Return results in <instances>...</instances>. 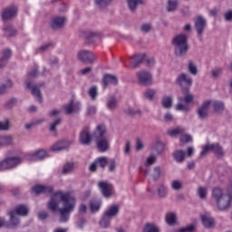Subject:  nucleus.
<instances>
[{
  "instance_id": "obj_1",
  "label": "nucleus",
  "mask_w": 232,
  "mask_h": 232,
  "mask_svg": "<svg viewBox=\"0 0 232 232\" xmlns=\"http://www.w3.org/2000/svg\"><path fill=\"white\" fill-rule=\"evenodd\" d=\"M77 206V199L73 195L64 191H55L51 194L47 208L53 213L59 212V222L64 223L70 220V213H73Z\"/></svg>"
},
{
  "instance_id": "obj_2",
  "label": "nucleus",
  "mask_w": 232,
  "mask_h": 232,
  "mask_svg": "<svg viewBox=\"0 0 232 232\" xmlns=\"http://www.w3.org/2000/svg\"><path fill=\"white\" fill-rule=\"evenodd\" d=\"M25 155L17 154V151L11 150L7 153V156L0 161V171H5V169H12L17 168V166L23 164Z\"/></svg>"
},
{
  "instance_id": "obj_3",
  "label": "nucleus",
  "mask_w": 232,
  "mask_h": 232,
  "mask_svg": "<svg viewBox=\"0 0 232 232\" xmlns=\"http://www.w3.org/2000/svg\"><path fill=\"white\" fill-rule=\"evenodd\" d=\"M212 198L216 202V206L219 211H226V209H229V206H231V196H227L222 188L218 187L213 188L212 190Z\"/></svg>"
},
{
  "instance_id": "obj_4",
  "label": "nucleus",
  "mask_w": 232,
  "mask_h": 232,
  "mask_svg": "<svg viewBox=\"0 0 232 232\" xmlns=\"http://www.w3.org/2000/svg\"><path fill=\"white\" fill-rule=\"evenodd\" d=\"M172 44L174 46V53L177 57H184L189 50V45H188V35L184 34H177L173 40Z\"/></svg>"
},
{
  "instance_id": "obj_5",
  "label": "nucleus",
  "mask_w": 232,
  "mask_h": 232,
  "mask_svg": "<svg viewBox=\"0 0 232 232\" xmlns=\"http://www.w3.org/2000/svg\"><path fill=\"white\" fill-rule=\"evenodd\" d=\"M7 214L9 217L10 226L13 227L19 226V222H21L19 217H26V215H28V207L22 204L17 205L14 209L9 210Z\"/></svg>"
},
{
  "instance_id": "obj_6",
  "label": "nucleus",
  "mask_w": 232,
  "mask_h": 232,
  "mask_svg": "<svg viewBox=\"0 0 232 232\" xmlns=\"http://www.w3.org/2000/svg\"><path fill=\"white\" fill-rule=\"evenodd\" d=\"M182 96L178 97V103L175 105L176 111H189V104L193 102L195 96L186 89L182 91Z\"/></svg>"
},
{
  "instance_id": "obj_7",
  "label": "nucleus",
  "mask_w": 232,
  "mask_h": 232,
  "mask_svg": "<svg viewBox=\"0 0 232 232\" xmlns=\"http://www.w3.org/2000/svg\"><path fill=\"white\" fill-rule=\"evenodd\" d=\"M142 61H145L148 66H153L155 64V58L153 56H148L146 54H136L130 58L129 63L131 68H137Z\"/></svg>"
},
{
  "instance_id": "obj_8",
  "label": "nucleus",
  "mask_w": 232,
  "mask_h": 232,
  "mask_svg": "<svg viewBox=\"0 0 232 232\" xmlns=\"http://www.w3.org/2000/svg\"><path fill=\"white\" fill-rule=\"evenodd\" d=\"M136 79L141 86H151L153 84V74L150 71L141 70L137 72Z\"/></svg>"
},
{
  "instance_id": "obj_9",
  "label": "nucleus",
  "mask_w": 232,
  "mask_h": 232,
  "mask_svg": "<svg viewBox=\"0 0 232 232\" xmlns=\"http://www.w3.org/2000/svg\"><path fill=\"white\" fill-rule=\"evenodd\" d=\"M98 188L105 198L115 197V188L111 183L108 181H101L98 183Z\"/></svg>"
},
{
  "instance_id": "obj_10",
  "label": "nucleus",
  "mask_w": 232,
  "mask_h": 232,
  "mask_svg": "<svg viewBox=\"0 0 232 232\" xmlns=\"http://www.w3.org/2000/svg\"><path fill=\"white\" fill-rule=\"evenodd\" d=\"M209 151H213L218 157H223L224 155V149L218 143H208L202 147L200 157H204Z\"/></svg>"
},
{
  "instance_id": "obj_11",
  "label": "nucleus",
  "mask_w": 232,
  "mask_h": 232,
  "mask_svg": "<svg viewBox=\"0 0 232 232\" xmlns=\"http://www.w3.org/2000/svg\"><path fill=\"white\" fill-rule=\"evenodd\" d=\"M63 110L67 115H72V113H77V111H81V102L75 100V98H72L63 107Z\"/></svg>"
},
{
  "instance_id": "obj_12",
  "label": "nucleus",
  "mask_w": 232,
  "mask_h": 232,
  "mask_svg": "<svg viewBox=\"0 0 232 232\" xmlns=\"http://www.w3.org/2000/svg\"><path fill=\"white\" fill-rule=\"evenodd\" d=\"M46 157H48V154L44 150H33L25 155L26 160H29L30 162H34L35 160H43V159H46Z\"/></svg>"
},
{
  "instance_id": "obj_13",
  "label": "nucleus",
  "mask_w": 232,
  "mask_h": 232,
  "mask_svg": "<svg viewBox=\"0 0 232 232\" xmlns=\"http://www.w3.org/2000/svg\"><path fill=\"white\" fill-rule=\"evenodd\" d=\"M93 140V136L89 128H84L79 134L78 142L82 146H88Z\"/></svg>"
},
{
  "instance_id": "obj_14",
  "label": "nucleus",
  "mask_w": 232,
  "mask_h": 232,
  "mask_svg": "<svg viewBox=\"0 0 232 232\" xmlns=\"http://www.w3.org/2000/svg\"><path fill=\"white\" fill-rule=\"evenodd\" d=\"M24 87L26 90H31L32 94L38 102H43V95L41 94V91H39V88L34 86L32 80L28 79L24 82Z\"/></svg>"
},
{
  "instance_id": "obj_15",
  "label": "nucleus",
  "mask_w": 232,
  "mask_h": 232,
  "mask_svg": "<svg viewBox=\"0 0 232 232\" xmlns=\"http://www.w3.org/2000/svg\"><path fill=\"white\" fill-rule=\"evenodd\" d=\"M66 21H68V19L64 15H55L50 19L51 26L54 30H57V28H63V26L66 24Z\"/></svg>"
},
{
  "instance_id": "obj_16",
  "label": "nucleus",
  "mask_w": 232,
  "mask_h": 232,
  "mask_svg": "<svg viewBox=\"0 0 232 232\" xmlns=\"http://www.w3.org/2000/svg\"><path fill=\"white\" fill-rule=\"evenodd\" d=\"M211 108V102L205 100L202 104L198 108L197 113L198 119H206L208 113H209V109Z\"/></svg>"
},
{
  "instance_id": "obj_17",
  "label": "nucleus",
  "mask_w": 232,
  "mask_h": 232,
  "mask_svg": "<svg viewBox=\"0 0 232 232\" xmlns=\"http://www.w3.org/2000/svg\"><path fill=\"white\" fill-rule=\"evenodd\" d=\"M164 150H166V143H164L160 138H157L151 146L152 153H155L156 155H161Z\"/></svg>"
},
{
  "instance_id": "obj_18",
  "label": "nucleus",
  "mask_w": 232,
  "mask_h": 232,
  "mask_svg": "<svg viewBox=\"0 0 232 232\" xmlns=\"http://www.w3.org/2000/svg\"><path fill=\"white\" fill-rule=\"evenodd\" d=\"M110 138L106 136L96 139V146L99 151H102L103 153L104 151H108V150H110Z\"/></svg>"
},
{
  "instance_id": "obj_19",
  "label": "nucleus",
  "mask_w": 232,
  "mask_h": 232,
  "mask_svg": "<svg viewBox=\"0 0 232 232\" xmlns=\"http://www.w3.org/2000/svg\"><path fill=\"white\" fill-rule=\"evenodd\" d=\"M77 57L79 61H82L83 63H93L95 61V55L88 50L79 51Z\"/></svg>"
},
{
  "instance_id": "obj_20",
  "label": "nucleus",
  "mask_w": 232,
  "mask_h": 232,
  "mask_svg": "<svg viewBox=\"0 0 232 232\" xmlns=\"http://www.w3.org/2000/svg\"><path fill=\"white\" fill-rule=\"evenodd\" d=\"M176 84H179L180 86H191L193 84V78L189 76V74L186 72L180 73L176 79Z\"/></svg>"
},
{
  "instance_id": "obj_21",
  "label": "nucleus",
  "mask_w": 232,
  "mask_h": 232,
  "mask_svg": "<svg viewBox=\"0 0 232 232\" xmlns=\"http://www.w3.org/2000/svg\"><path fill=\"white\" fill-rule=\"evenodd\" d=\"M194 23L198 35H202L204 28H206V18L202 15H198L196 16Z\"/></svg>"
},
{
  "instance_id": "obj_22",
  "label": "nucleus",
  "mask_w": 232,
  "mask_h": 232,
  "mask_svg": "<svg viewBox=\"0 0 232 232\" xmlns=\"http://www.w3.org/2000/svg\"><path fill=\"white\" fill-rule=\"evenodd\" d=\"M17 15V6L11 5L7 8H5L2 13V18L4 21H8L9 19H12Z\"/></svg>"
},
{
  "instance_id": "obj_23",
  "label": "nucleus",
  "mask_w": 232,
  "mask_h": 232,
  "mask_svg": "<svg viewBox=\"0 0 232 232\" xmlns=\"http://www.w3.org/2000/svg\"><path fill=\"white\" fill-rule=\"evenodd\" d=\"M200 218L204 227H212L215 225V219L208 212L201 214Z\"/></svg>"
},
{
  "instance_id": "obj_24",
  "label": "nucleus",
  "mask_w": 232,
  "mask_h": 232,
  "mask_svg": "<svg viewBox=\"0 0 232 232\" xmlns=\"http://www.w3.org/2000/svg\"><path fill=\"white\" fill-rule=\"evenodd\" d=\"M108 161L109 160L104 157L98 158L94 163L90 165L89 169L90 171H95L98 168H105Z\"/></svg>"
},
{
  "instance_id": "obj_25",
  "label": "nucleus",
  "mask_w": 232,
  "mask_h": 232,
  "mask_svg": "<svg viewBox=\"0 0 232 232\" xmlns=\"http://www.w3.org/2000/svg\"><path fill=\"white\" fill-rule=\"evenodd\" d=\"M102 206V200L100 198L92 199L89 203V209L91 213H99Z\"/></svg>"
},
{
  "instance_id": "obj_26",
  "label": "nucleus",
  "mask_w": 232,
  "mask_h": 232,
  "mask_svg": "<svg viewBox=\"0 0 232 232\" xmlns=\"http://www.w3.org/2000/svg\"><path fill=\"white\" fill-rule=\"evenodd\" d=\"M186 70L190 75H198V65L197 62L188 60L186 63Z\"/></svg>"
},
{
  "instance_id": "obj_27",
  "label": "nucleus",
  "mask_w": 232,
  "mask_h": 232,
  "mask_svg": "<svg viewBox=\"0 0 232 232\" xmlns=\"http://www.w3.org/2000/svg\"><path fill=\"white\" fill-rule=\"evenodd\" d=\"M53 191V188L46 187L44 185H36L32 188V193L34 195H39L41 193H52Z\"/></svg>"
},
{
  "instance_id": "obj_28",
  "label": "nucleus",
  "mask_w": 232,
  "mask_h": 232,
  "mask_svg": "<svg viewBox=\"0 0 232 232\" xmlns=\"http://www.w3.org/2000/svg\"><path fill=\"white\" fill-rule=\"evenodd\" d=\"M161 106L166 110H171L173 108V95L165 94L161 99Z\"/></svg>"
},
{
  "instance_id": "obj_29",
  "label": "nucleus",
  "mask_w": 232,
  "mask_h": 232,
  "mask_svg": "<svg viewBox=\"0 0 232 232\" xmlns=\"http://www.w3.org/2000/svg\"><path fill=\"white\" fill-rule=\"evenodd\" d=\"M165 222L168 226H177L179 222V218L177 213L175 212H169L165 216Z\"/></svg>"
},
{
  "instance_id": "obj_30",
  "label": "nucleus",
  "mask_w": 232,
  "mask_h": 232,
  "mask_svg": "<svg viewBox=\"0 0 232 232\" xmlns=\"http://www.w3.org/2000/svg\"><path fill=\"white\" fill-rule=\"evenodd\" d=\"M210 102V108H213L215 113H222L224 111V102L217 100L208 99Z\"/></svg>"
},
{
  "instance_id": "obj_31",
  "label": "nucleus",
  "mask_w": 232,
  "mask_h": 232,
  "mask_svg": "<svg viewBox=\"0 0 232 232\" xmlns=\"http://www.w3.org/2000/svg\"><path fill=\"white\" fill-rule=\"evenodd\" d=\"M107 217L115 218L119 215V205H111L103 212Z\"/></svg>"
},
{
  "instance_id": "obj_32",
  "label": "nucleus",
  "mask_w": 232,
  "mask_h": 232,
  "mask_svg": "<svg viewBox=\"0 0 232 232\" xmlns=\"http://www.w3.org/2000/svg\"><path fill=\"white\" fill-rule=\"evenodd\" d=\"M141 232H160V227L153 222L146 223L143 226Z\"/></svg>"
},
{
  "instance_id": "obj_33",
  "label": "nucleus",
  "mask_w": 232,
  "mask_h": 232,
  "mask_svg": "<svg viewBox=\"0 0 232 232\" xmlns=\"http://www.w3.org/2000/svg\"><path fill=\"white\" fill-rule=\"evenodd\" d=\"M106 126L105 125H97L94 131L93 137L95 140L101 139V137H106Z\"/></svg>"
},
{
  "instance_id": "obj_34",
  "label": "nucleus",
  "mask_w": 232,
  "mask_h": 232,
  "mask_svg": "<svg viewBox=\"0 0 232 232\" xmlns=\"http://www.w3.org/2000/svg\"><path fill=\"white\" fill-rule=\"evenodd\" d=\"M157 97V90L153 88H148L143 92V98L146 101H154Z\"/></svg>"
},
{
  "instance_id": "obj_35",
  "label": "nucleus",
  "mask_w": 232,
  "mask_h": 232,
  "mask_svg": "<svg viewBox=\"0 0 232 232\" xmlns=\"http://www.w3.org/2000/svg\"><path fill=\"white\" fill-rule=\"evenodd\" d=\"M172 157L176 162L182 163L184 160H186V152H184L182 150H176L173 152Z\"/></svg>"
},
{
  "instance_id": "obj_36",
  "label": "nucleus",
  "mask_w": 232,
  "mask_h": 232,
  "mask_svg": "<svg viewBox=\"0 0 232 232\" xmlns=\"http://www.w3.org/2000/svg\"><path fill=\"white\" fill-rule=\"evenodd\" d=\"M110 84H117V77L111 74H105L103 77L102 86L106 88V86H110Z\"/></svg>"
},
{
  "instance_id": "obj_37",
  "label": "nucleus",
  "mask_w": 232,
  "mask_h": 232,
  "mask_svg": "<svg viewBox=\"0 0 232 232\" xmlns=\"http://www.w3.org/2000/svg\"><path fill=\"white\" fill-rule=\"evenodd\" d=\"M10 57H12V51H10V49L4 50L0 59V68H3V66L6 64V60Z\"/></svg>"
},
{
  "instance_id": "obj_38",
  "label": "nucleus",
  "mask_w": 232,
  "mask_h": 232,
  "mask_svg": "<svg viewBox=\"0 0 232 232\" xmlns=\"http://www.w3.org/2000/svg\"><path fill=\"white\" fill-rule=\"evenodd\" d=\"M14 138L10 135L0 136V146H12Z\"/></svg>"
},
{
  "instance_id": "obj_39",
  "label": "nucleus",
  "mask_w": 232,
  "mask_h": 232,
  "mask_svg": "<svg viewBox=\"0 0 232 232\" xmlns=\"http://www.w3.org/2000/svg\"><path fill=\"white\" fill-rule=\"evenodd\" d=\"M101 227H103L104 229L110 227L111 224V218H109V216L103 214L100 222H99Z\"/></svg>"
},
{
  "instance_id": "obj_40",
  "label": "nucleus",
  "mask_w": 232,
  "mask_h": 232,
  "mask_svg": "<svg viewBox=\"0 0 232 232\" xmlns=\"http://www.w3.org/2000/svg\"><path fill=\"white\" fill-rule=\"evenodd\" d=\"M170 188L174 191H180V189H182V188H184V183L181 180L173 179L170 182Z\"/></svg>"
},
{
  "instance_id": "obj_41",
  "label": "nucleus",
  "mask_w": 232,
  "mask_h": 232,
  "mask_svg": "<svg viewBox=\"0 0 232 232\" xmlns=\"http://www.w3.org/2000/svg\"><path fill=\"white\" fill-rule=\"evenodd\" d=\"M179 6V2L177 0H169L167 2L166 10L168 12H175Z\"/></svg>"
},
{
  "instance_id": "obj_42",
  "label": "nucleus",
  "mask_w": 232,
  "mask_h": 232,
  "mask_svg": "<svg viewBox=\"0 0 232 232\" xmlns=\"http://www.w3.org/2000/svg\"><path fill=\"white\" fill-rule=\"evenodd\" d=\"M168 133L169 135H170V137H177V135H182V133H184V129L180 127H176L169 130Z\"/></svg>"
},
{
  "instance_id": "obj_43",
  "label": "nucleus",
  "mask_w": 232,
  "mask_h": 232,
  "mask_svg": "<svg viewBox=\"0 0 232 232\" xmlns=\"http://www.w3.org/2000/svg\"><path fill=\"white\" fill-rule=\"evenodd\" d=\"M161 175L162 169H160V167H155L150 172V176L152 177V179H154V180H157V179H160Z\"/></svg>"
},
{
  "instance_id": "obj_44",
  "label": "nucleus",
  "mask_w": 232,
  "mask_h": 232,
  "mask_svg": "<svg viewBox=\"0 0 232 232\" xmlns=\"http://www.w3.org/2000/svg\"><path fill=\"white\" fill-rule=\"evenodd\" d=\"M197 195L200 198H206L208 197V187H198L197 189Z\"/></svg>"
},
{
  "instance_id": "obj_45",
  "label": "nucleus",
  "mask_w": 232,
  "mask_h": 232,
  "mask_svg": "<svg viewBox=\"0 0 232 232\" xmlns=\"http://www.w3.org/2000/svg\"><path fill=\"white\" fill-rule=\"evenodd\" d=\"M144 0H128V6L130 10H135L139 5H142Z\"/></svg>"
},
{
  "instance_id": "obj_46",
  "label": "nucleus",
  "mask_w": 232,
  "mask_h": 232,
  "mask_svg": "<svg viewBox=\"0 0 232 232\" xmlns=\"http://www.w3.org/2000/svg\"><path fill=\"white\" fill-rule=\"evenodd\" d=\"M75 169V165L73 163H67L63 168V173L68 175V173H72Z\"/></svg>"
},
{
  "instance_id": "obj_47",
  "label": "nucleus",
  "mask_w": 232,
  "mask_h": 232,
  "mask_svg": "<svg viewBox=\"0 0 232 232\" xmlns=\"http://www.w3.org/2000/svg\"><path fill=\"white\" fill-rule=\"evenodd\" d=\"M158 195L161 198H164V197H166V195H168V188L162 184L160 185L158 188Z\"/></svg>"
},
{
  "instance_id": "obj_48",
  "label": "nucleus",
  "mask_w": 232,
  "mask_h": 232,
  "mask_svg": "<svg viewBox=\"0 0 232 232\" xmlns=\"http://www.w3.org/2000/svg\"><path fill=\"white\" fill-rule=\"evenodd\" d=\"M125 113H127V115H139L140 114V110H139V108L135 107H129L127 109L124 110Z\"/></svg>"
},
{
  "instance_id": "obj_49",
  "label": "nucleus",
  "mask_w": 232,
  "mask_h": 232,
  "mask_svg": "<svg viewBox=\"0 0 232 232\" xmlns=\"http://www.w3.org/2000/svg\"><path fill=\"white\" fill-rule=\"evenodd\" d=\"M191 140H193V138L191 137V135L181 133V136L179 139L180 144H188V142H191Z\"/></svg>"
},
{
  "instance_id": "obj_50",
  "label": "nucleus",
  "mask_w": 232,
  "mask_h": 232,
  "mask_svg": "<svg viewBox=\"0 0 232 232\" xmlns=\"http://www.w3.org/2000/svg\"><path fill=\"white\" fill-rule=\"evenodd\" d=\"M195 231V224H189L185 227H181L178 230H174L172 232H194Z\"/></svg>"
},
{
  "instance_id": "obj_51",
  "label": "nucleus",
  "mask_w": 232,
  "mask_h": 232,
  "mask_svg": "<svg viewBox=\"0 0 232 232\" xmlns=\"http://www.w3.org/2000/svg\"><path fill=\"white\" fill-rule=\"evenodd\" d=\"M107 108L108 110H115L117 108V99L114 97L110 98L107 102Z\"/></svg>"
},
{
  "instance_id": "obj_52",
  "label": "nucleus",
  "mask_w": 232,
  "mask_h": 232,
  "mask_svg": "<svg viewBox=\"0 0 232 232\" xmlns=\"http://www.w3.org/2000/svg\"><path fill=\"white\" fill-rule=\"evenodd\" d=\"M10 121L5 120L0 121V131H6V130H10Z\"/></svg>"
},
{
  "instance_id": "obj_53",
  "label": "nucleus",
  "mask_w": 232,
  "mask_h": 232,
  "mask_svg": "<svg viewBox=\"0 0 232 232\" xmlns=\"http://www.w3.org/2000/svg\"><path fill=\"white\" fill-rule=\"evenodd\" d=\"M222 72H223L222 68L216 67L211 71V77H213L214 79H217V77H220V75L222 74Z\"/></svg>"
},
{
  "instance_id": "obj_54",
  "label": "nucleus",
  "mask_w": 232,
  "mask_h": 232,
  "mask_svg": "<svg viewBox=\"0 0 232 232\" xmlns=\"http://www.w3.org/2000/svg\"><path fill=\"white\" fill-rule=\"evenodd\" d=\"M58 142L61 144L62 147H60L62 150H68L70 146H72V140H58Z\"/></svg>"
},
{
  "instance_id": "obj_55",
  "label": "nucleus",
  "mask_w": 232,
  "mask_h": 232,
  "mask_svg": "<svg viewBox=\"0 0 232 232\" xmlns=\"http://www.w3.org/2000/svg\"><path fill=\"white\" fill-rule=\"evenodd\" d=\"M88 93L92 101H95V99H97V88L95 86L91 87Z\"/></svg>"
},
{
  "instance_id": "obj_56",
  "label": "nucleus",
  "mask_w": 232,
  "mask_h": 232,
  "mask_svg": "<svg viewBox=\"0 0 232 232\" xmlns=\"http://www.w3.org/2000/svg\"><path fill=\"white\" fill-rule=\"evenodd\" d=\"M94 2L98 6H109V5H111L113 0H94Z\"/></svg>"
},
{
  "instance_id": "obj_57",
  "label": "nucleus",
  "mask_w": 232,
  "mask_h": 232,
  "mask_svg": "<svg viewBox=\"0 0 232 232\" xmlns=\"http://www.w3.org/2000/svg\"><path fill=\"white\" fill-rule=\"evenodd\" d=\"M58 124H61V120H56L52 122L49 126V131H51L52 133H55V131H57Z\"/></svg>"
},
{
  "instance_id": "obj_58",
  "label": "nucleus",
  "mask_w": 232,
  "mask_h": 232,
  "mask_svg": "<svg viewBox=\"0 0 232 232\" xmlns=\"http://www.w3.org/2000/svg\"><path fill=\"white\" fill-rule=\"evenodd\" d=\"M144 150V140L140 138L136 139V151Z\"/></svg>"
},
{
  "instance_id": "obj_59",
  "label": "nucleus",
  "mask_w": 232,
  "mask_h": 232,
  "mask_svg": "<svg viewBox=\"0 0 232 232\" xmlns=\"http://www.w3.org/2000/svg\"><path fill=\"white\" fill-rule=\"evenodd\" d=\"M223 17H224L225 21H227L228 23H231V21H232V9H229V10L226 11L223 14Z\"/></svg>"
},
{
  "instance_id": "obj_60",
  "label": "nucleus",
  "mask_w": 232,
  "mask_h": 232,
  "mask_svg": "<svg viewBox=\"0 0 232 232\" xmlns=\"http://www.w3.org/2000/svg\"><path fill=\"white\" fill-rule=\"evenodd\" d=\"M155 160H157V157L150 156L146 159L145 166H153L155 164Z\"/></svg>"
},
{
  "instance_id": "obj_61",
  "label": "nucleus",
  "mask_w": 232,
  "mask_h": 232,
  "mask_svg": "<svg viewBox=\"0 0 232 232\" xmlns=\"http://www.w3.org/2000/svg\"><path fill=\"white\" fill-rule=\"evenodd\" d=\"M123 151H124L125 155H130V153H131V142L130 141H126L125 142Z\"/></svg>"
},
{
  "instance_id": "obj_62",
  "label": "nucleus",
  "mask_w": 232,
  "mask_h": 232,
  "mask_svg": "<svg viewBox=\"0 0 232 232\" xmlns=\"http://www.w3.org/2000/svg\"><path fill=\"white\" fill-rule=\"evenodd\" d=\"M61 148H62L61 143L57 141L51 146V151H63V149Z\"/></svg>"
},
{
  "instance_id": "obj_63",
  "label": "nucleus",
  "mask_w": 232,
  "mask_h": 232,
  "mask_svg": "<svg viewBox=\"0 0 232 232\" xmlns=\"http://www.w3.org/2000/svg\"><path fill=\"white\" fill-rule=\"evenodd\" d=\"M141 32L144 34H148L150 30H151V24H143L140 27Z\"/></svg>"
},
{
  "instance_id": "obj_64",
  "label": "nucleus",
  "mask_w": 232,
  "mask_h": 232,
  "mask_svg": "<svg viewBox=\"0 0 232 232\" xmlns=\"http://www.w3.org/2000/svg\"><path fill=\"white\" fill-rule=\"evenodd\" d=\"M108 168H109V171H114L115 170V160H109L108 161Z\"/></svg>"
}]
</instances>
